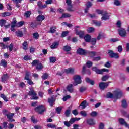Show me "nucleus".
Masks as SVG:
<instances>
[{
	"label": "nucleus",
	"mask_w": 129,
	"mask_h": 129,
	"mask_svg": "<svg viewBox=\"0 0 129 129\" xmlns=\"http://www.w3.org/2000/svg\"><path fill=\"white\" fill-rule=\"evenodd\" d=\"M31 72L28 71H25V76L24 78V80H27V83L29 85H33L34 84V82H33V81H32V79H31Z\"/></svg>",
	"instance_id": "obj_1"
},
{
	"label": "nucleus",
	"mask_w": 129,
	"mask_h": 129,
	"mask_svg": "<svg viewBox=\"0 0 129 129\" xmlns=\"http://www.w3.org/2000/svg\"><path fill=\"white\" fill-rule=\"evenodd\" d=\"M74 83L73 85L74 86H76V85H78V84H80L81 82H82V80H81V77L78 75H76L73 76Z\"/></svg>",
	"instance_id": "obj_2"
},
{
	"label": "nucleus",
	"mask_w": 129,
	"mask_h": 129,
	"mask_svg": "<svg viewBox=\"0 0 129 129\" xmlns=\"http://www.w3.org/2000/svg\"><path fill=\"white\" fill-rule=\"evenodd\" d=\"M34 110L36 112H37L38 114L42 115L45 111H46V108L44 107V105H41L36 108H35Z\"/></svg>",
	"instance_id": "obj_3"
},
{
	"label": "nucleus",
	"mask_w": 129,
	"mask_h": 129,
	"mask_svg": "<svg viewBox=\"0 0 129 129\" xmlns=\"http://www.w3.org/2000/svg\"><path fill=\"white\" fill-rule=\"evenodd\" d=\"M77 54L80 56H87V50L79 48L77 50Z\"/></svg>",
	"instance_id": "obj_4"
},
{
	"label": "nucleus",
	"mask_w": 129,
	"mask_h": 129,
	"mask_svg": "<svg viewBox=\"0 0 129 129\" xmlns=\"http://www.w3.org/2000/svg\"><path fill=\"white\" fill-rule=\"evenodd\" d=\"M108 54L110 57V58H115V59H118L119 58L118 53H115L113 52V51L111 50H108Z\"/></svg>",
	"instance_id": "obj_5"
},
{
	"label": "nucleus",
	"mask_w": 129,
	"mask_h": 129,
	"mask_svg": "<svg viewBox=\"0 0 129 129\" xmlns=\"http://www.w3.org/2000/svg\"><path fill=\"white\" fill-rule=\"evenodd\" d=\"M109 83H111V82L109 81L106 83L101 82L99 84V87H100V89L102 90H104V89H105V88H106L107 86L109 85Z\"/></svg>",
	"instance_id": "obj_6"
},
{
	"label": "nucleus",
	"mask_w": 129,
	"mask_h": 129,
	"mask_svg": "<svg viewBox=\"0 0 129 129\" xmlns=\"http://www.w3.org/2000/svg\"><path fill=\"white\" fill-rule=\"evenodd\" d=\"M75 32L76 33V36L78 35L80 39L84 38V35L85 34L84 31L80 30L79 31H78V29L75 28Z\"/></svg>",
	"instance_id": "obj_7"
},
{
	"label": "nucleus",
	"mask_w": 129,
	"mask_h": 129,
	"mask_svg": "<svg viewBox=\"0 0 129 129\" xmlns=\"http://www.w3.org/2000/svg\"><path fill=\"white\" fill-rule=\"evenodd\" d=\"M118 34L122 38L126 37V30L124 28H120L118 30Z\"/></svg>",
	"instance_id": "obj_8"
},
{
	"label": "nucleus",
	"mask_w": 129,
	"mask_h": 129,
	"mask_svg": "<svg viewBox=\"0 0 129 129\" xmlns=\"http://www.w3.org/2000/svg\"><path fill=\"white\" fill-rule=\"evenodd\" d=\"M113 94L114 98H115L116 99L121 98V96H122V92L121 91H114L113 92Z\"/></svg>",
	"instance_id": "obj_9"
},
{
	"label": "nucleus",
	"mask_w": 129,
	"mask_h": 129,
	"mask_svg": "<svg viewBox=\"0 0 129 129\" xmlns=\"http://www.w3.org/2000/svg\"><path fill=\"white\" fill-rule=\"evenodd\" d=\"M102 16V21H107V20H109V17H110V15H109L107 11H104Z\"/></svg>",
	"instance_id": "obj_10"
},
{
	"label": "nucleus",
	"mask_w": 129,
	"mask_h": 129,
	"mask_svg": "<svg viewBox=\"0 0 129 129\" xmlns=\"http://www.w3.org/2000/svg\"><path fill=\"white\" fill-rule=\"evenodd\" d=\"M10 78V76H9V74H4L1 77V82L4 83L7 81Z\"/></svg>",
	"instance_id": "obj_11"
},
{
	"label": "nucleus",
	"mask_w": 129,
	"mask_h": 129,
	"mask_svg": "<svg viewBox=\"0 0 129 129\" xmlns=\"http://www.w3.org/2000/svg\"><path fill=\"white\" fill-rule=\"evenodd\" d=\"M118 121H119V124H121V125H125V126H126V127H128V124H127V123H126V122L125 121V120H124V119H123L122 118H120L118 119Z\"/></svg>",
	"instance_id": "obj_12"
},
{
	"label": "nucleus",
	"mask_w": 129,
	"mask_h": 129,
	"mask_svg": "<svg viewBox=\"0 0 129 129\" xmlns=\"http://www.w3.org/2000/svg\"><path fill=\"white\" fill-rule=\"evenodd\" d=\"M55 101H56V99L54 98L53 97H51V98H49L48 99V102L49 103V105L51 107H53V106H54Z\"/></svg>",
	"instance_id": "obj_13"
},
{
	"label": "nucleus",
	"mask_w": 129,
	"mask_h": 129,
	"mask_svg": "<svg viewBox=\"0 0 129 129\" xmlns=\"http://www.w3.org/2000/svg\"><path fill=\"white\" fill-rule=\"evenodd\" d=\"M45 19H46V17L44 16V15L40 14L36 17V21H37V22L42 23V22H43Z\"/></svg>",
	"instance_id": "obj_14"
},
{
	"label": "nucleus",
	"mask_w": 129,
	"mask_h": 129,
	"mask_svg": "<svg viewBox=\"0 0 129 129\" xmlns=\"http://www.w3.org/2000/svg\"><path fill=\"white\" fill-rule=\"evenodd\" d=\"M66 89H67V91H68L70 93H72L73 92V91H74V89L73 88V84H69L67 86Z\"/></svg>",
	"instance_id": "obj_15"
},
{
	"label": "nucleus",
	"mask_w": 129,
	"mask_h": 129,
	"mask_svg": "<svg viewBox=\"0 0 129 129\" xmlns=\"http://www.w3.org/2000/svg\"><path fill=\"white\" fill-rule=\"evenodd\" d=\"M87 123L89 125H95L96 122L94 119L89 118L87 119Z\"/></svg>",
	"instance_id": "obj_16"
},
{
	"label": "nucleus",
	"mask_w": 129,
	"mask_h": 129,
	"mask_svg": "<svg viewBox=\"0 0 129 129\" xmlns=\"http://www.w3.org/2000/svg\"><path fill=\"white\" fill-rule=\"evenodd\" d=\"M88 104L89 103L86 101V100H84L81 103L79 106L82 107V109H85L86 107L88 106Z\"/></svg>",
	"instance_id": "obj_17"
},
{
	"label": "nucleus",
	"mask_w": 129,
	"mask_h": 129,
	"mask_svg": "<svg viewBox=\"0 0 129 129\" xmlns=\"http://www.w3.org/2000/svg\"><path fill=\"white\" fill-rule=\"evenodd\" d=\"M121 106L124 109L127 108V106H128V105L127 104V102H126V100H125V99H124L121 101Z\"/></svg>",
	"instance_id": "obj_18"
},
{
	"label": "nucleus",
	"mask_w": 129,
	"mask_h": 129,
	"mask_svg": "<svg viewBox=\"0 0 129 129\" xmlns=\"http://www.w3.org/2000/svg\"><path fill=\"white\" fill-rule=\"evenodd\" d=\"M89 56L90 58H94L96 55V52L95 51H88L87 50V56Z\"/></svg>",
	"instance_id": "obj_19"
},
{
	"label": "nucleus",
	"mask_w": 129,
	"mask_h": 129,
	"mask_svg": "<svg viewBox=\"0 0 129 129\" xmlns=\"http://www.w3.org/2000/svg\"><path fill=\"white\" fill-rule=\"evenodd\" d=\"M37 6L39 9H45V8H47V5L44 4L43 5V3L41 2V1H38L37 3Z\"/></svg>",
	"instance_id": "obj_20"
},
{
	"label": "nucleus",
	"mask_w": 129,
	"mask_h": 129,
	"mask_svg": "<svg viewBox=\"0 0 129 129\" xmlns=\"http://www.w3.org/2000/svg\"><path fill=\"white\" fill-rule=\"evenodd\" d=\"M57 30V27L56 26H53L50 27V30L48 32L50 33V34H55L56 33Z\"/></svg>",
	"instance_id": "obj_21"
},
{
	"label": "nucleus",
	"mask_w": 129,
	"mask_h": 129,
	"mask_svg": "<svg viewBox=\"0 0 129 129\" xmlns=\"http://www.w3.org/2000/svg\"><path fill=\"white\" fill-rule=\"evenodd\" d=\"M28 95H29V96H37V92L32 89L29 91Z\"/></svg>",
	"instance_id": "obj_22"
},
{
	"label": "nucleus",
	"mask_w": 129,
	"mask_h": 129,
	"mask_svg": "<svg viewBox=\"0 0 129 129\" xmlns=\"http://www.w3.org/2000/svg\"><path fill=\"white\" fill-rule=\"evenodd\" d=\"M66 72L67 74H74V69L72 68H69L66 70Z\"/></svg>",
	"instance_id": "obj_23"
},
{
	"label": "nucleus",
	"mask_w": 129,
	"mask_h": 129,
	"mask_svg": "<svg viewBox=\"0 0 129 129\" xmlns=\"http://www.w3.org/2000/svg\"><path fill=\"white\" fill-rule=\"evenodd\" d=\"M84 40L87 43H89L91 40V36L89 34H87L84 36Z\"/></svg>",
	"instance_id": "obj_24"
},
{
	"label": "nucleus",
	"mask_w": 129,
	"mask_h": 129,
	"mask_svg": "<svg viewBox=\"0 0 129 129\" xmlns=\"http://www.w3.org/2000/svg\"><path fill=\"white\" fill-rule=\"evenodd\" d=\"M79 120H80V118H72L70 119V123L71 124H73L75 121H79Z\"/></svg>",
	"instance_id": "obj_25"
},
{
	"label": "nucleus",
	"mask_w": 129,
	"mask_h": 129,
	"mask_svg": "<svg viewBox=\"0 0 129 129\" xmlns=\"http://www.w3.org/2000/svg\"><path fill=\"white\" fill-rule=\"evenodd\" d=\"M1 64L4 68H7V67L8 66V62H7V61L5 59H2L1 61Z\"/></svg>",
	"instance_id": "obj_26"
},
{
	"label": "nucleus",
	"mask_w": 129,
	"mask_h": 129,
	"mask_svg": "<svg viewBox=\"0 0 129 129\" xmlns=\"http://www.w3.org/2000/svg\"><path fill=\"white\" fill-rule=\"evenodd\" d=\"M62 49L64 52H70L71 51V47L68 45L63 46Z\"/></svg>",
	"instance_id": "obj_27"
},
{
	"label": "nucleus",
	"mask_w": 129,
	"mask_h": 129,
	"mask_svg": "<svg viewBox=\"0 0 129 129\" xmlns=\"http://www.w3.org/2000/svg\"><path fill=\"white\" fill-rule=\"evenodd\" d=\"M85 80L87 83H89L91 85H94V81L90 80L89 78H86Z\"/></svg>",
	"instance_id": "obj_28"
},
{
	"label": "nucleus",
	"mask_w": 129,
	"mask_h": 129,
	"mask_svg": "<svg viewBox=\"0 0 129 129\" xmlns=\"http://www.w3.org/2000/svg\"><path fill=\"white\" fill-rule=\"evenodd\" d=\"M15 34L19 38H22L24 36V34L22 31H17L15 32Z\"/></svg>",
	"instance_id": "obj_29"
},
{
	"label": "nucleus",
	"mask_w": 129,
	"mask_h": 129,
	"mask_svg": "<svg viewBox=\"0 0 129 129\" xmlns=\"http://www.w3.org/2000/svg\"><path fill=\"white\" fill-rule=\"evenodd\" d=\"M22 47L23 50L27 51V50H28V42L27 41H24L23 43L22 44Z\"/></svg>",
	"instance_id": "obj_30"
},
{
	"label": "nucleus",
	"mask_w": 129,
	"mask_h": 129,
	"mask_svg": "<svg viewBox=\"0 0 129 129\" xmlns=\"http://www.w3.org/2000/svg\"><path fill=\"white\" fill-rule=\"evenodd\" d=\"M71 15L69 13H63L61 17H60V19H63L65 18H70Z\"/></svg>",
	"instance_id": "obj_31"
},
{
	"label": "nucleus",
	"mask_w": 129,
	"mask_h": 129,
	"mask_svg": "<svg viewBox=\"0 0 129 129\" xmlns=\"http://www.w3.org/2000/svg\"><path fill=\"white\" fill-rule=\"evenodd\" d=\"M58 46H59V43L54 42L51 45L50 48L51 49H56L58 48Z\"/></svg>",
	"instance_id": "obj_32"
},
{
	"label": "nucleus",
	"mask_w": 129,
	"mask_h": 129,
	"mask_svg": "<svg viewBox=\"0 0 129 129\" xmlns=\"http://www.w3.org/2000/svg\"><path fill=\"white\" fill-rule=\"evenodd\" d=\"M0 97H1V98H3L4 101H5L6 102H8V101H9L8 97L6 96V95L5 94H1L0 95Z\"/></svg>",
	"instance_id": "obj_33"
},
{
	"label": "nucleus",
	"mask_w": 129,
	"mask_h": 129,
	"mask_svg": "<svg viewBox=\"0 0 129 129\" xmlns=\"http://www.w3.org/2000/svg\"><path fill=\"white\" fill-rule=\"evenodd\" d=\"M96 41H97V39L96 38H91L90 42L91 45H92V46H94L96 44Z\"/></svg>",
	"instance_id": "obj_34"
},
{
	"label": "nucleus",
	"mask_w": 129,
	"mask_h": 129,
	"mask_svg": "<svg viewBox=\"0 0 129 129\" xmlns=\"http://www.w3.org/2000/svg\"><path fill=\"white\" fill-rule=\"evenodd\" d=\"M49 61L50 63H55L57 61V58L56 57L51 56L49 57Z\"/></svg>",
	"instance_id": "obj_35"
},
{
	"label": "nucleus",
	"mask_w": 129,
	"mask_h": 129,
	"mask_svg": "<svg viewBox=\"0 0 129 129\" xmlns=\"http://www.w3.org/2000/svg\"><path fill=\"white\" fill-rule=\"evenodd\" d=\"M106 96L107 98H114V94L109 92L107 93Z\"/></svg>",
	"instance_id": "obj_36"
},
{
	"label": "nucleus",
	"mask_w": 129,
	"mask_h": 129,
	"mask_svg": "<svg viewBox=\"0 0 129 129\" xmlns=\"http://www.w3.org/2000/svg\"><path fill=\"white\" fill-rule=\"evenodd\" d=\"M43 68H44V66H43L42 63H38L36 67V69L37 70H42Z\"/></svg>",
	"instance_id": "obj_37"
},
{
	"label": "nucleus",
	"mask_w": 129,
	"mask_h": 129,
	"mask_svg": "<svg viewBox=\"0 0 129 129\" xmlns=\"http://www.w3.org/2000/svg\"><path fill=\"white\" fill-rule=\"evenodd\" d=\"M48 77H49V74L47 73H45L41 76L42 79L43 80H46V79H48Z\"/></svg>",
	"instance_id": "obj_38"
},
{
	"label": "nucleus",
	"mask_w": 129,
	"mask_h": 129,
	"mask_svg": "<svg viewBox=\"0 0 129 129\" xmlns=\"http://www.w3.org/2000/svg\"><path fill=\"white\" fill-rule=\"evenodd\" d=\"M97 114V112L94 111H92L91 113H90V115L91 117H96Z\"/></svg>",
	"instance_id": "obj_39"
},
{
	"label": "nucleus",
	"mask_w": 129,
	"mask_h": 129,
	"mask_svg": "<svg viewBox=\"0 0 129 129\" xmlns=\"http://www.w3.org/2000/svg\"><path fill=\"white\" fill-rule=\"evenodd\" d=\"M15 115L14 113H11L10 114H8V115H6V116L8 119H12L14 118V116Z\"/></svg>",
	"instance_id": "obj_40"
},
{
	"label": "nucleus",
	"mask_w": 129,
	"mask_h": 129,
	"mask_svg": "<svg viewBox=\"0 0 129 129\" xmlns=\"http://www.w3.org/2000/svg\"><path fill=\"white\" fill-rule=\"evenodd\" d=\"M31 14L32 12H31V11H27L24 13V16L26 18H30V16H31Z\"/></svg>",
	"instance_id": "obj_41"
},
{
	"label": "nucleus",
	"mask_w": 129,
	"mask_h": 129,
	"mask_svg": "<svg viewBox=\"0 0 129 129\" xmlns=\"http://www.w3.org/2000/svg\"><path fill=\"white\" fill-rule=\"evenodd\" d=\"M37 26L38 24H37L36 22H31L30 24V28H32V29H36Z\"/></svg>",
	"instance_id": "obj_42"
},
{
	"label": "nucleus",
	"mask_w": 129,
	"mask_h": 129,
	"mask_svg": "<svg viewBox=\"0 0 129 129\" xmlns=\"http://www.w3.org/2000/svg\"><path fill=\"white\" fill-rule=\"evenodd\" d=\"M30 119L33 123H37L38 122V120L36 119L35 116H32Z\"/></svg>",
	"instance_id": "obj_43"
},
{
	"label": "nucleus",
	"mask_w": 129,
	"mask_h": 129,
	"mask_svg": "<svg viewBox=\"0 0 129 129\" xmlns=\"http://www.w3.org/2000/svg\"><path fill=\"white\" fill-rule=\"evenodd\" d=\"M80 114L83 117H86L87 116V113L85 111H81L80 112Z\"/></svg>",
	"instance_id": "obj_44"
},
{
	"label": "nucleus",
	"mask_w": 129,
	"mask_h": 129,
	"mask_svg": "<svg viewBox=\"0 0 129 129\" xmlns=\"http://www.w3.org/2000/svg\"><path fill=\"white\" fill-rule=\"evenodd\" d=\"M95 29L93 27H89L87 29V32L89 33H93V32H94L95 31Z\"/></svg>",
	"instance_id": "obj_45"
},
{
	"label": "nucleus",
	"mask_w": 129,
	"mask_h": 129,
	"mask_svg": "<svg viewBox=\"0 0 129 129\" xmlns=\"http://www.w3.org/2000/svg\"><path fill=\"white\" fill-rule=\"evenodd\" d=\"M39 62H40V61H39V60H37V59H35V60H33L32 61V63H31L32 66H36V65L37 66Z\"/></svg>",
	"instance_id": "obj_46"
},
{
	"label": "nucleus",
	"mask_w": 129,
	"mask_h": 129,
	"mask_svg": "<svg viewBox=\"0 0 129 129\" xmlns=\"http://www.w3.org/2000/svg\"><path fill=\"white\" fill-rule=\"evenodd\" d=\"M6 23V21L5 19H1L0 20V26L1 28L3 26H5V24Z\"/></svg>",
	"instance_id": "obj_47"
},
{
	"label": "nucleus",
	"mask_w": 129,
	"mask_h": 129,
	"mask_svg": "<svg viewBox=\"0 0 129 129\" xmlns=\"http://www.w3.org/2000/svg\"><path fill=\"white\" fill-rule=\"evenodd\" d=\"M11 13L9 12H5L2 13V17H9V16H11Z\"/></svg>",
	"instance_id": "obj_48"
},
{
	"label": "nucleus",
	"mask_w": 129,
	"mask_h": 129,
	"mask_svg": "<svg viewBox=\"0 0 129 129\" xmlns=\"http://www.w3.org/2000/svg\"><path fill=\"white\" fill-rule=\"evenodd\" d=\"M92 65H93V63L90 61H88L86 62V66L88 67V68H90V67H92Z\"/></svg>",
	"instance_id": "obj_49"
},
{
	"label": "nucleus",
	"mask_w": 129,
	"mask_h": 129,
	"mask_svg": "<svg viewBox=\"0 0 129 129\" xmlns=\"http://www.w3.org/2000/svg\"><path fill=\"white\" fill-rule=\"evenodd\" d=\"M33 38H34V39L36 40H38V39H39V37H40V35H39L38 32L33 33Z\"/></svg>",
	"instance_id": "obj_50"
},
{
	"label": "nucleus",
	"mask_w": 129,
	"mask_h": 129,
	"mask_svg": "<svg viewBox=\"0 0 129 129\" xmlns=\"http://www.w3.org/2000/svg\"><path fill=\"white\" fill-rule=\"evenodd\" d=\"M86 7L90 9V8H91V7H92V3H91V2L90 1H88L86 4Z\"/></svg>",
	"instance_id": "obj_51"
},
{
	"label": "nucleus",
	"mask_w": 129,
	"mask_h": 129,
	"mask_svg": "<svg viewBox=\"0 0 129 129\" xmlns=\"http://www.w3.org/2000/svg\"><path fill=\"white\" fill-rule=\"evenodd\" d=\"M17 23H18V22L16 20H15L13 22H11L12 28H15V27H16V26H17Z\"/></svg>",
	"instance_id": "obj_52"
},
{
	"label": "nucleus",
	"mask_w": 129,
	"mask_h": 129,
	"mask_svg": "<svg viewBox=\"0 0 129 129\" xmlns=\"http://www.w3.org/2000/svg\"><path fill=\"white\" fill-rule=\"evenodd\" d=\"M108 78H109V76L108 75L103 76L102 77V81H106Z\"/></svg>",
	"instance_id": "obj_53"
},
{
	"label": "nucleus",
	"mask_w": 129,
	"mask_h": 129,
	"mask_svg": "<svg viewBox=\"0 0 129 129\" xmlns=\"http://www.w3.org/2000/svg\"><path fill=\"white\" fill-rule=\"evenodd\" d=\"M62 108L59 107L56 108V112L57 113V114H60Z\"/></svg>",
	"instance_id": "obj_54"
},
{
	"label": "nucleus",
	"mask_w": 129,
	"mask_h": 129,
	"mask_svg": "<svg viewBox=\"0 0 129 129\" xmlns=\"http://www.w3.org/2000/svg\"><path fill=\"white\" fill-rule=\"evenodd\" d=\"M96 12L97 13L98 15H103L104 13V11L103 10H100L99 9H97L96 10Z\"/></svg>",
	"instance_id": "obj_55"
},
{
	"label": "nucleus",
	"mask_w": 129,
	"mask_h": 129,
	"mask_svg": "<svg viewBox=\"0 0 129 129\" xmlns=\"http://www.w3.org/2000/svg\"><path fill=\"white\" fill-rule=\"evenodd\" d=\"M70 110H66L64 114L66 117H69L70 116Z\"/></svg>",
	"instance_id": "obj_56"
},
{
	"label": "nucleus",
	"mask_w": 129,
	"mask_h": 129,
	"mask_svg": "<svg viewBox=\"0 0 129 129\" xmlns=\"http://www.w3.org/2000/svg\"><path fill=\"white\" fill-rule=\"evenodd\" d=\"M92 60L94 61H100L101 57L100 56L94 57Z\"/></svg>",
	"instance_id": "obj_57"
},
{
	"label": "nucleus",
	"mask_w": 129,
	"mask_h": 129,
	"mask_svg": "<svg viewBox=\"0 0 129 129\" xmlns=\"http://www.w3.org/2000/svg\"><path fill=\"white\" fill-rule=\"evenodd\" d=\"M62 25H66L68 28H72L73 27V25L72 24H68L67 22H63L62 24Z\"/></svg>",
	"instance_id": "obj_58"
},
{
	"label": "nucleus",
	"mask_w": 129,
	"mask_h": 129,
	"mask_svg": "<svg viewBox=\"0 0 129 129\" xmlns=\"http://www.w3.org/2000/svg\"><path fill=\"white\" fill-rule=\"evenodd\" d=\"M64 124L67 127H70V126H71V123H70V121H69V122L67 121H64Z\"/></svg>",
	"instance_id": "obj_59"
},
{
	"label": "nucleus",
	"mask_w": 129,
	"mask_h": 129,
	"mask_svg": "<svg viewBox=\"0 0 129 129\" xmlns=\"http://www.w3.org/2000/svg\"><path fill=\"white\" fill-rule=\"evenodd\" d=\"M68 7L67 8V10L68 12H74V10L72 9L73 6L72 5H69L68 6Z\"/></svg>",
	"instance_id": "obj_60"
},
{
	"label": "nucleus",
	"mask_w": 129,
	"mask_h": 129,
	"mask_svg": "<svg viewBox=\"0 0 129 129\" xmlns=\"http://www.w3.org/2000/svg\"><path fill=\"white\" fill-rule=\"evenodd\" d=\"M86 90V87L82 86V87H81L79 89V91L81 93L84 92V91H85Z\"/></svg>",
	"instance_id": "obj_61"
},
{
	"label": "nucleus",
	"mask_w": 129,
	"mask_h": 129,
	"mask_svg": "<svg viewBox=\"0 0 129 129\" xmlns=\"http://www.w3.org/2000/svg\"><path fill=\"white\" fill-rule=\"evenodd\" d=\"M67 35H68V31H63L61 34V37H62V38H64L66 37Z\"/></svg>",
	"instance_id": "obj_62"
},
{
	"label": "nucleus",
	"mask_w": 129,
	"mask_h": 129,
	"mask_svg": "<svg viewBox=\"0 0 129 129\" xmlns=\"http://www.w3.org/2000/svg\"><path fill=\"white\" fill-rule=\"evenodd\" d=\"M69 98H71V96L67 95L63 97L62 100H63V101H66V100H67V99H69Z\"/></svg>",
	"instance_id": "obj_63"
},
{
	"label": "nucleus",
	"mask_w": 129,
	"mask_h": 129,
	"mask_svg": "<svg viewBox=\"0 0 129 129\" xmlns=\"http://www.w3.org/2000/svg\"><path fill=\"white\" fill-rule=\"evenodd\" d=\"M99 129H104V124L102 122L100 123Z\"/></svg>",
	"instance_id": "obj_64"
}]
</instances>
